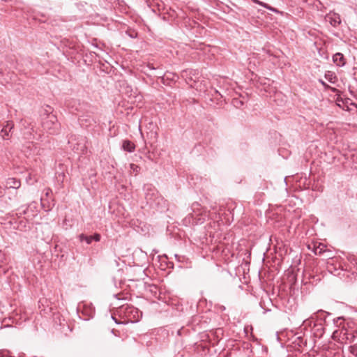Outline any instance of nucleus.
I'll return each instance as SVG.
<instances>
[{
    "instance_id": "2",
    "label": "nucleus",
    "mask_w": 357,
    "mask_h": 357,
    "mask_svg": "<svg viewBox=\"0 0 357 357\" xmlns=\"http://www.w3.org/2000/svg\"><path fill=\"white\" fill-rule=\"evenodd\" d=\"M86 137L83 135H72L68 139L70 148L77 153L86 152Z\"/></svg>"
},
{
    "instance_id": "3",
    "label": "nucleus",
    "mask_w": 357,
    "mask_h": 357,
    "mask_svg": "<svg viewBox=\"0 0 357 357\" xmlns=\"http://www.w3.org/2000/svg\"><path fill=\"white\" fill-rule=\"evenodd\" d=\"M333 336H339L340 340L345 344L352 343L357 340V331L342 328L340 331H334Z\"/></svg>"
},
{
    "instance_id": "16",
    "label": "nucleus",
    "mask_w": 357,
    "mask_h": 357,
    "mask_svg": "<svg viewBox=\"0 0 357 357\" xmlns=\"http://www.w3.org/2000/svg\"><path fill=\"white\" fill-rule=\"evenodd\" d=\"M315 316H316V314L314 313V314H312L310 318L308 319H306L305 320H304L303 321V326L305 327H308V326H311V324L312 323V320L314 319H315Z\"/></svg>"
},
{
    "instance_id": "8",
    "label": "nucleus",
    "mask_w": 357,
    "mask_h": 357,
    "mask_svg": "<svg viewBox=\"0 0 357 357\" xmlns=\"http://www.w3.org/2000/svg\"><path fill=\"white\" fill-rule=\"evenodd\" d=\"M333 61L337 66L342 67L345 64V59L342 53L337 52L333 56Z\"/></svg>"
},
{
    "instance_id": "11",
    "label": "nucleus",
    "mask_w": 357,
    "mask_h": 357,
    "mask_svg": "<svg viewBox=\"0 0 357 357\" xmlns=\"http://www.w3.org/2000/svg\"><path fill=\"white\" fill-rule=\"evenodd\" d=\"M328 18L330 24L333 26L335 27L341 23V19L338 15L334 14L333 15L328 16Z\"/></svg>"
},
{
    "instance_id": "17",
    "label": "nucleus",
    "mask_w": 357,
    "mask_h": 357,
    "mask_svg": "<svg viewBox=\"0 0 357 357\" xmlns=\"http://www.w3.org/2000/svg\"><path fill=\"white\" fill-rule=\"evenodd\" d=\"M130 167L132 172L134 173L135 176L139 173L141 169V168L138 165L132 163L130 165Z\"/></svg>"
},
{
    "instance_id": "18",
    "label": "nucleus",
    "mask_w": 357,
    "mask_h": 357,
    "mask_svg": "<svg viewBox=\"0 0 357 357\" xmlns=\"http://www.w3.org/2000/svg\"><path fill=\"white\" fill-rule=\"evenodd\" d=\"M232 104L234 105V107L240 108L241 106L243 105V102L238 98H234L232 100Z\"/></svg>"
},
{
    "instance_id": "30",
    "label": "nucleus",
    "mask_w": 357,
    "mask_h": 357,
    "mask_svg": "<svg viewBox=\"0 0 357 357\" xmlns=\"http://www.w3.org/2000/svg\"><path fill=\"white\" fill-rule=\"evenodd\" d=\"M3 73L2 70L0 69V74Z\"/></svg>"
},
{
    "instance_id": "4",
    "label": "nucleus",
    "mask_w": 357,
    "mask_h": 357,
    "mask_svg": "<svg viewBox=\"0 0 357 357\" xmlns=\"http://www.w3.org/2000/svg\"><path fill=\"white\" fill-rule=\"evenodd\" d=\"M145 198L150 204H159L162 198L159 195L158 190L150 184L145 185Z\"/></svg>"
},
{
    "instance_id": "22",
    "label": "nucleus",
    "mask_w": 357,
    "mask_h": 357,
    "mask_svg": "<svg viewBox=\"0 0 357 357\" xmlns=\"http://www.w3.org/2000/svg\"><path fill=\"white\" fill-rule=\"evenodd\" d=\"M354 78L357 80V68H354Z\"/></svg>"
},
{
    "instance_id": "12",
    "label": "nucleus",
    "mask_w": 357,
    "mask_h": 357,
    "mask_svg": "<svg viewBox=\"0 0 357 357\" xmlns=\"http://www.w3.org/2000/svg\"><path fill=\"white\" fill-rule=\"evenodd\" d=\"M14 127V123L12 121H7L6 124L3 126V128L1 130V133L3 134V137L8 136L9 132L11 131V130Z\"/></svg>"
},
{
    "instance_id": "9",
    "label": "nucleus",
    "mask_w": 357,
    "mask_h": 357,
    "mask_svg": "<svg viewBox=\"0 0 357 357\" xmlns=\"http://www.w3.org/2000/svg\"><path fill=\"white\" fill-rule=\"evenodd\" d=\"M20 185V181L15 178H9L6 182V186L9 188L18 189Z\"/></svg>"
},
{
    "instance_id": "24",
    "label": "nucleus",
    "mask_w": 357,
    "mask_h": 357,
    "mask_svg": "<svg viewBox=\"0 0 357 357\" xmlns=\"http://www.w3.org/2000/svg\"><path fill=\"white\" fill-rule=\"evenodd\" d=\"M318 250V248H317V249L315 250V254H317V253H318V250ZM321 251H322V249H320V250H319V253L320 254V253L321 252Z\"/></svg>"
},
{
    "instance_id": "14",
    "label": "nucleus",
    "mask_w": 357,
    "mask_h": 357,
    "mask_svg": "<svg viewBox=\"0 0 357 357\" xmlns=\"http://www.w3.org/2000/svg\"><path fill=\"white\" fill-rule=\"evenodd\" d=\"M252 1L255 3H257V4H259L260 6L274 12V13H278L279 11L275 8H273L271 7V6H269L268 4L266 3H264L262 1H260L259 0H252Z\"/></svg>"
},
{
    "instance_id": "13",
    "label": "nucleus",
    "mask_w": 357,
    "mask_h": 357,
    "mask_svg": "<svg viewBox=\"0 0 357 357\" xmlns=\"http://www.w3.org/2000/svg\"><path fill=\"white\" fill-rule=\"evenodd\" d=\"M314 331L316 336L321 337L324 334V328L321 324H314Z\"/></svg>"
},
{
    "instance_id": "21",
    "label": "nucleus",
    "mask_w": 357,
    "mask_h": 357,
    "mask_svg": "<svg viewBox=\"0 0 357 357\" xmlns=\"http://www.w3.org/2000/svg\"><path fill=\"white\" fill-rule=\"evenodd\" d=\"M205 220V218L202 215L200 218H199L197 222H195V224H198V223H203Z\"/></svg>"
},
{
    "instance_id": "23",
    "label": "nucleus",
    "mask_w": 357,
    "mask_h": 357,
    "mask_svg": "<svg viewBox=\"0 0 357 357\" xmlns=\"http://www.w3.org/2000/svg\"><path fill=\"white\" fill-rule=\"evenodd\" d=\"M197 90L199 91H205V89L204 88H199V86H197Z\"/></svg>"
},
{
    "instance_id": "20",
    "label": "nucleus",
    "mask_w": 357,
    "mask_h": 357,
    "mask_svg": "<svg viewBox=\"0 0 357 357\" xmlns=\"http://www.w3.org/2000/svg\"><path fill=\"white\" fill-rule=\"evenodd\" d=\"M350 352L355 356H357V343L350 346Z\"/></svg>"
},
{
    "instance_id": "10",
    "label": "nucleus",
    "mask_w": 357,
    "mask_h": 357,
    "mask_svg": "<svg viewBox=\"0 0 357 357\" xmlns=\"http://www.w3.org/2000/svg\"><path fill=\"white\" fill-rule=\"evenodd\" d=\"M122 148L124 151L132 153L135 149V145L129 140H125L123 142Z\"/></svg>"
},
{
    "instance_id": "6",
    "label": "nucleus",
    "mask_w": 357,
    "mask_h": 357,
    "mask_svg": "<svg viewBox=\"0 0 357 357\" xmlns=\"http://www.w3.org/2000/svg\"><path fill=\"white\" fill-rule=\"evenodd\" d=\"M79 238L80 241H85L87 244H91L93 241L96 242L100 241V235L98 234H95L93 236H85L84 234H82L79 236Z\"/></svg>"
},
{
    "instance_id": "5",
    "label": "nucleus",
    "mask_w": 357,
    "mask_h": 357,
    "mask_svg": "<svg viewBox=\"0 0 357 357\" xmlns=\"http://www.w3.org/2000/svg\"><path fill=\"white\" fill-rule=\"evenodd\" d=\"M125 314L131 322L138 321L142 316V313L132 306L126 307Z\"/></svg>"
},
{
    "instance_id": "15",
    "label": "nucleus",
    "mask_w": 357,
    "mask_h": 357,
    "mask_svg": "<svg viewBox=\"0 0 357 357\" xmlns=\"http://www.w3.org/2000/svg\"><path fill=\"white\" fill-rule=\"evenodd\" d=\"M252 1L255 3H257V4H259L260 6L274 12V13H278L279 11L275 8H273L271 7V6H269L268 4L266 3H264L262 1H260L259 0H252Z\"/></svg>"
},
{
    "instance_id": "19",
    "label": "nucleus",
    "mask_w": 357,
    "mask_h": 357,
    "mask_svg": "<svg viewBox=\"0 0 357 357\" xmlns=\"http://www.w3.org/2000/svg\"><path fill=\"white\" fill-rule=\"evenodd\" d=\"M325 77L327 79H328V81H330L332 83L334 82V81L333 79H335L336 78V77L333 75V73L330 71H328L326 73Z\"/></svg>"
},
{
    "instance_id": "28",
    "label": "nucleus",
    "mask_w": 357,
    "mask_h": 357,
    "mask_svg": "<svg viewBox=\"0 0 357 357\" xmlns=\"http://www.w3.org/2000/svg\"><path fill=\"white\" fill-rule=\"evenodd\" d=\"M342 318L341 317H338L337 319V321H339V320H341Z\"/></svg>"
},
{
    "instance_id": "7",
    "label": "nucleus",
    "mask_w": 357,
    "mask_h": 357,
    "mask_svg": "<svg viewBox=\"0 0 357 357\" xmlns=\"http://www.w3.org/2000/svg\"><path fill=\"white\" fill-rule=\"evenodd\" d=\"M22 126L26 129L28 130L27 133H25L24 135H27L25 137L26 139H31V136L32 135V132L34 131L33 130V126L31 124V122H29L26 119L22 120Z\"/></svg>"
},
{
    "instance_id": "27",
    "label": "nucleus",
    "mask_w": 357,
    "mask_h": 357,
    "mask_svg": "<svg viewBox=\"0 0 357 357\" xmlns=\"http://www.w3.org/2000/svg\"><path fill=\"white\" fill-rule=\"evenodd\" d=\"M79 120H80V121H81L82 124H83V123H82V122H83L84 119H80Z\"/></svg>"
},
{
    "instance_id": "25",
    "label": "nucleus",
    "mask_w": 357,
    "mask_h": 357,
    "mask_svg": "<svg viewBox=\"0 0 357 357\" xmlns=\"http://www.w3.org/2000/svg\"><path fill=\"white\" fill-rule=\"evenodd\" d=\"M150 69L154 70L155 68L151 66V64H148L147 66Z\"/></svg>"
},
{
    "instance_id": "1",
    "label": "nucleus",
    "mask_w": 357,
    "mask_h": 357,
    "mask_svg": "<svg viewBox=\"0 0 357 357\" xmlns=\"http://www.w3.org/2000/svg\"><path fill=\"white\" fill-rule=\"evenodd\" d=\"M42 126L46 132L51 135L56 134L59 128L56 116L53 114H47L42 117Z\"/></svg>"
},
{
    "instance_id": "26",
    "label": "nucleus",
    "mask_w": 357,
    "mask_h": 357,
    "mask_svg": "<svg viewBox=\"0 0 357 357\" xmlns=\"http://www.w3.org/2000/svg\"><path fill=\"white\" fill-rule=\"evenodd\" d=\"M115 296L118 298V299H121L118 294H116Z\"/></svg>"
},
{
    "instance_id": "29",
    "label": "nucleus",
    "mask_w": 357,
    "mask_h": 357,
    "mask_svg": "<svg viewBox=\"0 0 357 357\" xmlns=\"http://www.w3.org/2000/svg\"><path fill=\"white\" fill-rule=\"evenodd\" d=\"M215 93H218V91L217 90H215Z\"/></svg>"
}]
</instances>
